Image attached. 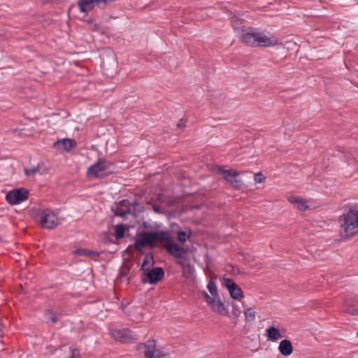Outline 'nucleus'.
<instances>
[{
    "mask_svg": "<svg viewBox=\"0 0 358 358\" xmlns=\"http://www.w3.org/2000/svg\"><path fill=\"white\" fill-rule=\"evenodd\" d=\"M115 215L119 217H124L131 213V203L128 199H123L120 201L114 211Z\"/></svg>",
    "mask_w": 358,
    "mask_h": 358,
    "instance_id": "f8f14e48",
    "label": "nucleus"
},
{
    "mask_svg": "<svg viewBox=\"0 0 358 358\" xmlns=\"http://www.w3.org/2000/svg\"><path fill=\"white\" fill-rule=\"evenodd\" d=\"M346 162L348 164H352L355 162V158L352 156L351 154H346Z\"/></svg>",
    "mask_w": 358,
    "mask_h": 358,
    "instance_id": "a19ab883",
    "label": "nucleus"
},
{
    "mask_svg": "<svg viewBox=\"0 0 358 358\" xmlns=\"http://www.w3.org/2000/svg\"><path fill=\"white\" fill-rule=\"evenodd\" d=\"M202 295L205 299V301L208 303V305L210 306L213 302H215V299H217L215 296H211L206 292L203 291L202 292Z\"/></svg>",
    "mask_w": 358,
    "mask_h": 358,
    "instance_id": "cd10ccee",
    "label": "nucleus"
},
{
    "mask_svg": "<svg viewBox=\"0 0 358 358\" xmlns=\"http://www.w3.org/2000/svg\"><path fill=\"white\" fill-rule=\"evenodd\" d=\"M77 143L75 140L70 138H64L58 140L53 143V148L65 151H70L72 148H76Z\"/></svg>",
    "mask_w": 358,
    "mask_h": 358,
    "instance_id": "4468645a",
    "label": "nucleus"
},
{
    "mask_svg": "<svg viewBox=\"0 0 358 358\" xmlns=\"http://www.w3.org/2000/svg\"><path fill=\"white\" fill-rule=\"evenodd\" d=\"M153 243L155 241L164 243V245H169L173 239L169 231H152Z\"/></svg>",
    "mask_w": 358,
    "mask_h": 358,
    "instance_id": "ddd939ff",
    "label": "nucleus"
},
{
    "mask_svg": "<svg viewBox=\"0 0 358 358\" xmlns=\"http://www.w3.org/2000/svg\"><path fill=\"white\" fill-rule=\"evenodd\" d=\"M39 221L43 228L48 229L55 228L59 224L57 214L48 208L40 213Z\"/></svg>",
    "mask_w": 358,
    "mask_h": 358,
    "instance_id": "423d86ee",
    "label": "nucleus"
},
{
    "mask_svg": "<svg viewBox=\"0 0 358 358\" xmlns=\"http://www.w3.org/2000/svg\"><path fill=\"white\" fill-rule=\"evenodd\" d=\"M210 306L212 311L216 312L221 315L229 316V312L226 309L224 304L222 302L220 296L215 299V302H213Z\"/></svg>",
    "mask_w": 358,
    "mask_h": 358,
    "instance_id": "dca6fc26",
    "label": "nucleus"
},
{
    "mask_svg": "<svg viewBox=\"0 0 358 358\" xmlns=\"http://www.w3.org/2000/svg\"><path fill=\"white\" fill-rule=\"evenodd\" d=\"M73 7V6H71V8H69V10H71V8Z\"/></svg>",
    "mask_w": 358,
    "mask_h": 358,
    "instance_id": "49530a36",
    "label": "nucleus"
},
{
    "mask_svg": "<svg viewBox=\"0 0 358 358\" xmlns=\"http://www.w3.org/2000/svg\"><path fill=\"white\" fill-rule=\"evenodd\" d=\"M163 356L162 351L155 348V358H161Z\"/></svg>",
    "mask_w": 358,
    "mask_h": 358,
    "instance_id": "37998d69",
    "label": "nucleus"
},
{
    "mask_svg": "<svg viewBox=\"0 0 358 358\" xmlns=\"http://www.w3.org/2000/svg\"><path fill=\"white\" fill-rule=\"evenodd\" d=\"M126 227L123 224H120L116 226L114 236L117 241L122 238L125 235Z\"/></svg>",
    "mask_w": 358,
    "mask_h": 358,
    "instance_id": "393cba45",
    "label": "nucleus"
},
{
    "mask_svg": "<svg viewBox=\"0 0 358 358\" xmlns=\"http://www.w3.org/2000/svg\"><path fill=\"white\" fill-rule=\"evenodd\" d=\"M343 311L352 315H358V299L353 304L345 303Z\"/></svg>",
    "mask_w": 358,
    "mask_h": 358,
    "instance_id": "4be33fe9",
    "label": "nucleus"
},
{
    "mask_svg": "<svg viewBox=\"0 0 358 358\" xmlns=\"http://www.w3.org/2000/svg\"><path fill=\"white\" fill-rule=\"evenodd\" d=\"M110 334L115 340L123 343H134L138 340L136 335L127 328L112 329Z\"/></svg>",
    "mask_w": 358,
    "mask_h": 358,
    "instance_id": "0eeeda50",
    "label": "nucleus"
},
{
    "mask_svg": "<svg viewBox=\"0 0 358 358\" xmlns=\"http://www.w3.org/2000/svg\"><path fill=\"white\" fill-rule=\"evenodd\" d=\"M244 315L247 322H253L255 320V312L251 308H247L244 311Z\"/></svg>",
    "mask_w": 358,
    "mask_h": 358,
    "instance_id": "bb28decb",
    "label": "nucleus"
},
{
    "mask_svg": "<svg viewBox=\"0 0 358 358\" xmlns=\"http://www.w3.org/2000/svg\"><path fill=\"white\" fill-rule=\"evenodd\" d=\"M115 164L103 158H99L94 164L91 165L87 171L89 178H104L115 172Z\"/></svg>",
    "mask_w": 358,
    "mask_h": 358,
    "instance_id": "7ed1b4c3",
    "label": "nucleus"
},
{
    "mask_svg": "<svg viewBox=\"0 0 358 358\" xmlns=\"http://www.w3.org/2000/svg\"><path fill=\"white\" fill-rule=\"evenodd\" d=\"M241 313V310L236 305H233L231 314L235 318H238Z\"/></svg>",
    "mask_w": 358,
    "mask_h": 358,
    "instance_id": "2f4dec72",
    "label": "nucleus"
},
{
    "mask_svg": "<svg viewBox=\"0 0 358 358\" xmlns=\"http://www.w3.org/2000/svg\"><path fill=\"white\" fill-rule=\"evenodd\" d=\"M357 335H358V332H357Z\"/></svg>",
    "mask_w": 358,
    "mask_h": 358,
    "instance_id": "de8ad7c7",
    "label": "nucleus"
},
{
    "mask_svg": "<svg viewBox=\"0 0 358 358\" xmlns=\"http://www.w3.org/2000/svg\"><path fill=\"white\" fill-rule=\"evenodd\" d=\"M177 127L178 128H183L185 127V121L182 119L180 120V121L177 124Z\"/></svg>",
    "mask_w": 358,
    "mask_h": 358,
    "instance_id": "c03bdc74",
    "label": "nucleus"
},
{
    "mask_svg": "<svg viewBox=\"0 0 358 358\" xmlns=\"http://www.w3.org/2000/svg\"><path fill=\"white\" fill-rule=\"evenodd\" d=\"M207 288L213 296H215L216 298H218V296H220L218 294L216 283L214 282L213 280L210 279L209 280L207 285Z\"/></svg>",
    "mask_w": 358,
    "mask_h": 358,
    "instance_id": "a878e982",
    "label": "nucleus"
},
{
    "mask_svg": "<svg viewBox=\"0 0 358 358\" xmlns=\"http://www.w3.org/2000/svg\"><path fill=\"white\" fill-rule=\"evenodd\" d=\"M96 6H100L101 8H104V7L109 3L113 1V0H96Z\"/></svg>",
    "mask_w": 358,
    "mask_h": 358,
    "instance_id": "f704fd0d",
    "label": "nucleus"
},
{
    "mask_svg": "<svg viewBox=\"0 0 358 358\" xmlns=\"http://www.w3.org/2000/svg\"><path fill=\"white\" fill-rule=\"evenodd\" d=\"M96 6V0H79L78 6L82 13L92 10Z\"/></svg>",
    "mask_w": 358,
    "mask_h": 358,
    "instance_id": "a211bd4d",
    "label": "nucleus"
},
{
    "mask_svg": "<svg viewBox=\"0 0 358 358\" xmlns=\"http://www.w3.org/2000/svg\"><path fill=\"white\" fill-rule=\"evenodd\" d=\"M141 345L145 348V358H155V343L154 341L148 342V344L141 343Z\"/></svg>",
    "mask_w": 358,
    "mask_h": 358,
    "instance_id": "412c9836",
    "label": "nucleus"
},
{
    "mask_svg": "<svg viewBox=\"0 0 358 358\" xmlns=\"http://www.w3.org/2000/svg\"><path fill=\"white\" fill-rule=\"evenodd\" d=\"M163 246L167 252L173 257L187 260V257L185 256L186 250L178 243H175L173 239L169 245H164Z\"/></svg>",
    "mask_w": 358,
    "mask_h": 358,
    "instance_id": "9b49d317",
    "label": "nucleus"
},
{
    "mask_svg": "<svg viewBox=\"0 0 358 358\" xmlns=\"http://www.w3.org/2000/svg\"><path fill=\"white\" fill-rule=\"evenodd\" d=\"M241 38L244 43L251 47L267 48L278 44V38L275 36H268L264 32H255L252 29L243 33Z\"/></svg>",
    "mask_w": 358,
    "mask_h": 358,
    "instance_id": "f257e3e1",
    "label": "nucleus"
},
{
    "mask_svg": "<svg viewBox=\"0 0 358 358\" xmlns=\"http://www.w3.org/2000/svg\"><path fill=\"white\" fill-rule=\"evenodd\" d=\"M266 179V177L262 173H257L255 175V181L256 182L261 183L264 182Z\"/></svg>",
    "mask_w": 358,
    "mask_h": 358,
    "instance_id": "72a5a7b5",
    "label": "nucleus"
},
{
    "mask_svg": "<svg viewBox=\"0 0 358 358\" xmlns=\"http://www.w3.org/2000/svg\"><path fill=\"white\" fill-rule=\"evenodd\" d=\"M84 21H85V22H87V24H91V25L94 24V29H95V30H97V29H98V26H97V24H94V20L92 18H91V17H90V18H87V19H85V20H84Z\"/></svg>",
    "mask_w": 358,
    "mask_h": 358,
    "instance_id": "ea45409f",
    "label": "nucleus"
},
{
    "mask_svg": "<svg viewBox=\"0 0 358 358\" xmlns=\"http://www.w3.org/2000/svg\"><path fill=\"white\" fill-rule=\"evenodd\" d=\"M113 234L106 232L103 234V241L105 243H115L116 242L113 239Z\"/></svg>",
    "mask_w": 358,
    "mask_h": 358,
    "instance_id": "7c9ffc66",
    "label": "nucleus"
},
{
    "mask_svg": "<svg viewBox=\"0 0 358 358\" xmlns=\"http://www.w3.org/2000/svg\"><path fill=\"white\" fill-rule=\"evenodd\" d=\"M152 208H153V210H154L155 213H158V214H164V211H163V210L162 209V208H161L159 205H157V204H154V205L152 206Z\"/></svg>",
    "mask_w": 358,
    "mask_h": 358,
    "instance_id": "e433bc0d",
    "label": "nucleus"
},
{
    "mask_svg": "<svg viewBox=\"0 0 358 358\" xmlns=\"http://www.w3.org/2000/svg\"><path fill=\"white\" fill-rule=\"evenodd\" d=\"M29 191L24 188L10 190L6 195V201L10 205L19 204L28 199Z\"/></svg>",
    "mask_w": 358,
    "mask_h": 358,
    "instance_id": "6e6552de",
    "label": "nucleus"
},
{
    "mask_svg": "<svg viewBox=\"0 0 358 358\" xmlns=\"http://www.w3.org/2000/svg\"><path fill=\"white\" fill-rule=\"evenodd\" d=\"M37 172H39L38 166H33L31 169H24V173L27 176H33Z\"/></svg>",
    "mask_w": 358,
    "mask_h": 358,
    "instance_id": "c85d7f7f",
    "label": "nucleus"
},
{
    "mask_svg": "<svg viewBox=\"0 0 358 358\" xmlns=\"http://www.w3.org/2000/svg\"><path fill=\"white\" fill-rule=\"evenodd\" d=\"M164 271L162 267H152L143 272L141 276L143 283L156 285L164 277Z\"/></svg>",
    "mask_w": 358,
    "mask_h": 358,
    "instance_id": "20e7f679",
    "label": "nucleus"
},
{
    "mask_svg": "<svg viewBox=\"0 0 358 358\" xmlns=\"http://www.w3.org/2000/svg\"><path fill=\"white\" fill-rule=\"evenodd\" d=\"M133 208V209L134 210H138L139 212H141L142 210V207L141 206L140 203L137 201H135L134 202H133L132 204H131V208Z\"/></svg>",
    "mask_w": 358,
    "mask_h": 358,
    "instance_id": "c9c22d12",
    "label": "nucleus"
},
{
    "mask_svg": "<svg viewBox=\"0 0 358 358\" xmlns=\"http://www.w3.org/2000/svg\"><path fill=\"white\" fill-rule=\"evenodd\" d=\"M75 253L83 257L92 256L95 257H99V253L96 251L90 250L85 248H78L75 251Z\"/></svg>",
    "mask_w": 358,
    "mask_h": 358,
    "instance_id": "b1692460",
    "label": "nucleus"
},
{
    "mask_svg": "<svg viewBox=\"0 0 358 358\" xmlns=\"http://www.w3.org/2000/svg\"><path fill=\"white\" fill-rule=\"evenodd\" d=\"M186 260H184L183 259H178V260H177L176 262V264L180 266H181L183 270H185V265L186 264L185 263Z\"/></svg>",
    "mask_w": 358,
    "mask_h": 358,
    "instance_id": "58836bf2",
    "label": "nucleus"
},
{
    "mask_svg": "<svg viewBox=\"0 0 358 358\" xmlns=\"http://www.w3.org/2000/svg\"><path fill=\"white\" fill-rule=\"evenodd\" d=\"M155 262L154 259L153 255L151 253L146 254L143 259V264L140 268V271L143 272L153 267Z\"/></svg>",
    "mask_w": 358,
    "mask_h": 358,
    "instance_id": "aec40b11",
    "label": "nucleus"
},
{
    "mask_svg": "<svg viewBox=\"0 0 358 358\" xmlns=\"http://www.w3.org/2000/svg\"><path fill=\"white\" fill-rule=\"evenodd\" d=\"M217 171L222 173L223 179L235 189H240L243 185L242 180L237 178L240 175L238 171L232 169L227 170L223 166H219Z\"/></svg>",
    "mask_w": 358,
    "mask_h": 358,
    "instance_id": "39448f33",
    "label": "nucleus"
},
{
    "mask_svg": "<svg viewBox=\"0 0 358 358\" xmlns=\"http://www.w3.org/2000/svg\"><path fill=\"white\" fill-rule=\"evenodd\" d=\"M183 271H187L189 273H191L194 271V267L192 266V264L190 263H187L185 265V270H183Z\"/></svg>",
    "mask_w": 358,
    "mask_h": 358,
    "instance_id": "79ce46f5",
    "label": "nucleus"
},
{
    "mask_svg": "<svg viewBox=\"0 0 358 358\" xmlns=\"http://www.w3.org/2000/svg\"><path fill=\"white\" fill-rule=\"evenodd\" d=\"M153 244L152 231H143L137 234L134 248L138 252H141L145 246H152Z\"/></svg>",
    "mask_w": 358,
    "mask_h": 358,
    "instance_id": "9d476101",
    "label": "nucleus"
},
{
    "mask_svg": "<svg viewBox=\"0 0 358 358\" xmlns=\"http://www.w3.org/2000/svg\"><path fill=\"white\" fill-rule=\"evenodd\" d=\"M189 236L184 231H179L178 232V239L181 243H185Z\"/></svg>",
    "mask_w": 358,
    "mask_h": 358,
    "instance_id": "c756f323",
    "label": "nucleus"
},
{
    "mask_svg": "<svg viewBox=\"0 0 358 358\" xmlns=\"http://www.w3.org/2000/svg\"><path fill=\"white\" fill-rule=\"evenodd\" d=\"M266 336L268 341H276L282 337L279 329L271 326L266 329Z\"/></svg>",
    "mask_w": 358,
    "mask_h": 358,
    "instance_id": "f3484780",
    "label": "nucleus"
},
{
    "mask_svg": "<svg viewBox=\"0 0 358 358\" xmlns=\"http://www.w3.org/2000/svg\"><path fill=\"white\" fill-rule=\"evenodd\" d=\"M288 201L291 203L294 204L299 210L305 211L309 208L306 201L303 200V199L299 196H289L288 198Z\"/></svg>",
    "mask_w": 358,
    "mask_h": 358,
    "instance_id": "6ab92c4d",
    "label": "nucleus"
},
{
    "mask_svg": "<svg viewBox=\"0 0 358 358\" xmlns=\"http://www.w3.org/2000/svg\"><path fill=\"white\" fill-rule=\"evenodd\" d=\"M70 350L71 352L70 358H80V354L78 349L70 347Z\"/></svg>",
    "mask_w": 358,
    "mask_h": 358,
    "instance_id": "473e14b6",
    "label": "nucleus"
},
{
    "mask_svg": "<svg viewBox=\"0 0 358 358\" xmlns=\"http://www.w3.org/2000/svg\"><path fill=\"white\" fill-rule=\"evenodd\" d=\"M129 273V268L128 267H122L120 270V275L121 276H127Z\"/></svg>",
    "mask_w": 358,
    "mask_h": 358,
    "instance_id": "4c0bfd02",
    "label": "nucleus"
},
{
    "mask_svg": "<svg viewBox=\"0 0 358 358\" xmlns=\"http://www.w3.org/2000/svg\"><path fill=\"white\" fill-rule=\"evenodd\" d=\"M44 315L48 321L56 323L58 322L57 315H60V314L51 309H46L44 310Z\"/></svg>",
    "mask_w": 358,
    "mask_h": 358,
    "instance_id": "5701e85b",
    "label": "nucleus"
},
{
    "mask_svg": "<svg viewBox=\"0 0 358 358\" xmlns=\"http://www.w3.org/2000/svg\"><path fill=\"white\" fill-rule=\"evenodd\" d=\"M222 285L227 289L232 299L241 301L244 297L242 289L233 279L224 278Z\"/></svg>",
    "mask_w": 358,
    "mask_h": 358,
    "instance_id": "1a4fd4ad",
    "label": "nucleus"
},
{
    "mask_svg": "<svg viewBox=\"0 0 358 358\" xmlns=\"http://www.w3.org/2000/svg\"><path fill=\"white\" fill-rule=\"evenodd\" d=\"M56 0H43L44 3H51L55 2Z\"/></svg>",
    "mask_w": 358,
    "mask_h": 358,
    "instance_id": "a18cd8bd",
    "label": "nucleus"
},
{
    "mask_svg": "<svg viewBox=\"0 0 358 358\" xmlns=\"http://www.w3.org/2000/svg\"><path fill=\"white\" fill-rule=\"evenodd\" d=\"M278 350L285 357H288L293 352L292 342L288 339H284L280 342Z\"/></svg>",
    "mask_w": 358,
    "mask_h": 358,
    "instance_id": "2eb2a0df",
    "label": "nucleus"
},
{
    "mask_svg": "<svg viewBox=\"0 0 358 358\" xmlns=\"http://www.w3.org/2000/svg\"><path fill=\"white\" fill-rule=\"evenodd\" d=\"M341 227L345 237L355 236L358 233V210L356 207L351 208L339 217Z\"/></svg>",
    "mask_w": 358,
    "mask_h": 358,
    "instance_id": "f03ea898",
    "label": "nucleus"
}]
</instances>
